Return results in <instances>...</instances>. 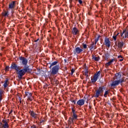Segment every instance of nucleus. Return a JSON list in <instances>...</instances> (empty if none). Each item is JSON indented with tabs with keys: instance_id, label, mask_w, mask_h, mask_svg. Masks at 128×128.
<instances>
[{
	"instance_id": "obj_2",
	"label": "nucleus",
	"mask_w": 128,
	"mask_h": 128,
	"mask_svg": "<svg viewBox=\"0 0 128 128\" xmlns=\"http://www.w3.org/2000/svg\"><path fill=\"white\" fill-rule=\"evenodd\" d=\"M8 122H10V120H3L0 124V128H9Z\"/></svg>"
},
{
	"instance_id": "obj_24",
	"label": "nucleus",
	"mask_w": 128,
	"mask_h": 128,
	"mask_svg": "<svg viewBox=\"0 0 128 128\" xmlns=\"http://www.w3.org/2000/svg\"><path fill=\"white\" fill-rule=\"evenodd\" d=\"M50 66L49 67V68H52V66H56L58 64V62L55 61L54 62H52V63H50Z\"/></svg>"
},
{
	"instance_id": "obj_30",
	"label": "nucleus",
	"mask_w": 128,
	"mask_h": 128,
	"mask_svg": "<svg viewBox=\"0 0 128 128\" xmlns=\"http://www.w3.org/2000/svg\"><path fill=\"white\" fill-rule=\"evenodd\" d=\"M108 91H106L104 94V98H106L108 96Z\"/></svg>"
},
{
	"instance_id": "obj_26",
	"label": "nucleus",
	"mask_w": 128,
	"mask_h": 128,
	"mask_svg": "<svg viewBox=\"0 0 128 128\" xmlns=\"http://www.w3.org/2000/svg\"><path fill=\"white\" fill-rule=\"evenodd\" d=\"M2 96H4V90L0 89V100H2Z\"/></svg>"
},
{
	"instance_id": "obj_36",
	"label": "nucleus",
	"mask_w": 128,
	"mask_h": 128,
	"mask_svg": "<svg viewBox=\"0 0 128 128\" xmlns=\"http://www.w3.org/2000/svg\"><path fill=\"white\" fill-rule=\"evenodd\" d=\"M30 128H36V126L34 124Z\"/></svg>"
},
{
	"instance_id": "obj_42",
	"label": "nucleus",
	"mask_w": 128,
	"mask_h": 128,
	"mask_svg": "<svg viewBox=\"0 0 128 128\" xmlns=\"http://www.w3.org/2000/svg\"><path fill=\"white\" fill-rule=\"evenodd\" d=\"M38 40H39V39H37L36 40L34 41V42H38Z\"/></svg>"
},
{
	"instance_id": "obj_4",
	"label": "nucleus",
	"mask_w": 128,
	"mask_h": 128,
	"mask_svg": "<svg viewBox=\"0 0 128 128\" xmlns=\"http://www.w3.org/2000/svg\"><path fill=\"white\" fill-rule=\"evenodd\" d=\"M126 78L123 77L122 78V80H116L112 82V84H111V86H118L120 84H122V82H126Z\"/></svg>"
},
{
	"instance_id": "obj_11",
	"label": "nucleus",
	"mask_w": 128,
	"mask_h": 128,
	"mask_svg": "<svg viewBox=\"0 0 128 128\" xmlns=\"http://www.w3.org/2000/svg\"><path fill=\"white\" fill-rule=\"evenodd\" d=\"M120 36L122 38H128V31L126 32V30H124L123 32L120 33Z\"/></svg>"
},
{
	"instance_id": "obj_19",
	"label": "nucleus",
	"mask_w": 128,
	"mask_h": 128,
	"mask_svg": "<svg viewBox=\"0 0 128 128\" xmlns=\"http://www.w3.org/2000/svg\"><path fill=\"white\" fill-rule=\"evenodd\" d=\"M114 62V59H112L111 60H110V61H109L107 63H106L105 64V66L106 68H108V66H110V64H112Z\"/></svg>"
},
{
	"instance_id": "obj_7",
	"label": "nucleus",
	"mask_w": 128,
	"mask_h": 128,
	"mask_svg": "<svg viewBox=\"0 0 128 128\" xmlns=\"http://www.w3.org/2000/svg\"><path fill=\"white\" fill-rule=\"evenodd\" d=\"M78 120V115L76 114H73L72 116V118H70L68 124H74V122Z\"/></svg>"
},
{
	"instance_id": "obj_21",
	"label": "nucleus",
	"mask_w": 128,
	"mask_h": 128,
	"mask_svg": "<svg viewBox=\"0 0 128 128\" xmlns=\"http://www.w3.org/2000/svg\"><path fill=\"white\" fill-rule=\"evenodd\" d=\"M9 84H10V82H8V79H6V80L4 82V84H3V86H4V88H6Z\"/></svg>"
},
{
	"instance_id": "obj_27",
	"label": "nucleus",
	"mask_w": 128,
	"mask_h": 128,
	"mask_svg": "<svg viewBox=\"0 0 128 128\" xmlns=\"http://www.w3.org/2000/svg\"><path fill=\"white\" fill-rule=\"evenodd\" d=\"M2 16H8V12H6V11H5V12H4V13H2Z\"/></svg>"
},
{
	"instance_id": "obj_39",
	"label": "nucleus",
	"mask_w": 128,
	"mask_h": 128,
	"mask_svg": "<svg viewBox=\"0 0 128 128\" xmlns=\"http://www.w3.org/2000/svg\"><path fill=\"white\" fill-rule=\"evenodd\" d=\"M118 58H122V56H118Z\"/></svg>"
},
{
	"instance_id": "obj_10",
	"label": "nucleus",
	"mask_w": 128,
	"mask_h": 128,
	"mask_svg": "<svg viewBox=\"0 0 128 128\" xmlns=\"http://www.w3.org/2000/svg\"><path fill=\"white\" fill-rule=\"evenodd\" d=\"M110 38H105L104 42V46H106V48H110Z\"/></svg>"
},
{
	"instance_id": "obj_43",
	"label": "nucleus",
	"mask_w": 128,
	"mask_h": 128,
	"mask_svg": "<svg viewBox=\"0 0 128 128\" xmlns=\"http://www.w3.org/2000/svg\"><path fill=\"white\" fill-rule=\"evenodd\" d=\"M12 110H10V112L9 113V114H12Z\"/></svg>"
},
{
	"instance_id": "obj_34",
	"label": "nucleus",
	"mask_w": 128,
	"mask_h": 128,
	"mask_svg": "<svg viewBox=\"0 0 128 128\" xmlns=\"http://www.w3.org/2000/svg\"><path fill=\"white\" fill-rule=\"evenodd\" d=\"M74 68H72L71 70V74H74Z\"/></svg>"
},
{
	"instance_id": "obj_12",
	"label": "nucleus",
	"mask_w": 128,
	"mask_h": 128,
	"mask_svg": "<svg viewBox=\"0 0 128 128\" xmlns=\"http://www.w3.org/2000/svg\"><path fill=\"white\" fill-rule=\"evenodd\" d=\"M122 74H120V72H118L115 74V76L114 78V80H122Z\"/></svg>"
},
{
	"instance_id": "obj_17",
	"label": "nucleus",
	"mask_w": 128,
	"mask_h": 128,
	"mask_svg": "<svg viewBox=\"0 0 128 128\" xmlns=\"http://www.w3.org/2000/svg\"><path fill=\"white\" fill-rule=\"evenodd\" d=\"M16 1H13L10 2V4H9V8H10V10H14L16 6Z\"/></svg>"
},
{
	"instance_id": "obj_1",
	"label": "nucleus",
	"mask_w": 128,
	"mask_h": 128,
	"mask_svg": "<svg viewBox=\"0 0 128 128\" xmlns=\"http://www.w3.org/2000/svg\"><path fill=\"white\" fill-rule=\"evenodd\" d=\"M30 68L28 66H24V68L20 70H19L18 72V78L20 80H22V76H24L26 72L29 70Z\"/></svg>"
},
{
	"instance_id": "obj_47",
	"label": "nucleus",
	"mask_w": 128,
	"mask_h": 128,
	"mask_svg": "<svg viewBox=\"0 0 128 128\" xmlns=\"http://www.w3.org/2000/svg\"><path fill=\"white\" fill-rule=\"evenodd\" d=\"M42 122H40V124H42Z\"/></svg>"
},
{
	"instance_id": "obj_5",
	"label": "nucleus",
	"mask_w": 128,
	"mask_h": 128,
	"mask_svg": "<svg viewBox=\"0 0 128 128\" xmlns=\"http://www.w3.org/2000/svg\"><path fill=\"white\" fill-rule=\"evenodd\" d=\"M20 62L22 64V66H28V59L24 57L20 56L19 58Z\"/></svg>"
},
{
	"instance_id": "obj_3",
	"label": "nucleus",
	"mask_w": 128,
	"mask_h": 128,
	"mask_svg": "<svg viewBox=\"0 0 128 128\" xmlns=\"http://www.w3.org/2000/svg\"><path fill=\"white\" fill-rule=\"evenodd\" d=\"M95 98H98V96H102L104 94V89L102 87H100L98 89L96 90Z\"/></svg>"
},
{
	"instance_id": "obj_13",
	"label": "nucleus",
	"mask_w": 128,
	"mask_h": 128,
	"mask_svg": "<svg viewBox=\"0 0 128 128\" xmlns=\"http://www.w3.org/2000/svg\"><path fill=\"white\" fill-rule=\"evenodd\" d=\"M83 74L86 76V80H88V68L85 67L83 71Z\"/></svg>"
},
{
	"instance_id": "obj_41",
	"label": "nucleus",
	"mask_w": 128,
	"mask_h": 128,
	"mask_svg": "<svg viewBox=\"0 0 128 128\" xmlns=\"http://www.w3.org/2000/svg\"><path fill=\"white\" fill-rule=\"evenodd\" d=\"M120 62H122L124 60V58H121V59L119 60Z\"/></svg>"
},
{
	"instance_id": "obj_16",
	"label": "nucleus",
	"mask_w": 128,
	"mask_h": 128,
	"mask_svg": "<svg viewBox=\"0 0 128 128\" xmlns=\"http://www.w3.org/2000/svg\"><path fill=\"white\" fill-rule=\"evenodd\" d=\"M11 68L12 70H20V66H16V64H12L11 66Z\"/></svg>"
},
{
	"instance_id": "obj_25",
	"label": "nucleus",
	"mask_w": 128,
	"mask_h": 128,
	"mask_svg": "<svg viewBox=\"0 0 128 128\" xmlns=\"http://www.w3.org/2000/svg\"><path fill=\"white\" fill-rule=\"evenodd\" d=\"M92 59L94 60H96V62H98V60H100V57H96V56H94V55H92Z\"/></svg>"
},
{
	"instance_id": "obj_45",
	"label": "nucleus",
	"mask_w": 128,
	"mask_h": 128,
	"mask_svg": "<svg viewBox=\"0 0 128 128\" xmlns=\"http://www.w3.org/2000/svg\"><path fill=\"white\" fill-rule=\"evenodd\" d=\"M56 84H58V81H56Z\"/></svg>"
},
{
	"instance_id": "obj_18",
	"label": "nucleus",
	"mask_w": 128,
	"mask_h": 128,
	"mask_svg": "<svg viewBox=\"0 0 128 128\" xmlns=\"http://www.w3.org/2000/svg\"><path fill=\"white\" fill-rule=\"evenodd\" d=\"M76 104L78 106H84V99L79 100L77 102Z\"/></svg>"
},
{
	"instance_id": "obj_15",
	"label": "nucleus",
	"mask_w": 128,
	"mask_h": 128,
	"mask_svg": "<svg viewBox=\"0 0 128 128\" xmlns=\"http://www.w3.org/2000/svg\"><path fill=\"white\" fill-rule=\"evenodd\" d=\"M30 116H32V118H35L36 120L38 118V115L36 114L34 111H30Z\"/></svg>"
},
{
	"instance_id": "obj_38",
	"label": "nucleus",
	"mask_w": 128,
	"mask_h": 128,
	"mask_svg": "<svg viewBox=\"0 0 128 128\" xmlns=\"http://www.w3.org/2000/svg\"><path fill=\"white\" fill-rule=\"evenodd\" d=\"M78 2L80 4H82V0H78Z\"/></svg>"
},
{
	"instance_id": "obj_44",
	"label": "nucleus",
	"mask_w": 128,
	"mask_h": 128,
	"mask_svg": "<svg viewBox=\"0 0 128 128\" xmlns=\"http://www.w3.org/2000/svg\"><path fill=\"white\" fill-rule=\"evenodd\" d=\"M80 78H82V80H84V76H80Z\"/></svg>"
},
{
	"instance_id": "obj_23",
	"label": "nucleus",
	"mask_w": 128,
	"mask_h": 128,
	"mask_svg": "<svg viewBox=\"0 0 128 128\" xmlns=\"http://www.w3.org/2000/svg\"><path fill=\"white\" fill-rule=\"evenodd\" d=\"M124 46V42H118V48L120 50H122Z\"/></svg>"
},
{
	"instance_id": "obj_29",
	"label": "nucleus",
	"mask_w": 128,
	"mask_h": 128,
	"mask_svg": "<svg viewBox=\"0 0 128 128\" xmlns=\"http://www.w3.org/2000/svg\"><path fill=\"white\" fill-rule=\"evenodd\" d=\"M82 46L83 48H84V50L88 48V46L86 45V44H84L83 43V44H82Z\"/></svg>"
},
{
	"instance_id": "obj_6",
	"label": "nucleus",
	"mask_w": 128,
	"mask_h": 128,
	"mask_svg": "<svg viewBox=\"0 0 128 128\" xmlns=\"http://www.w3.org/2000/svg\"><path fill=\"white\" fill-rule=\"evenodd\" d=\"M100 76V72H98L94 74L92 78H91L92 84H94V82L98 80V78Z\"/></svg>"
},
{
	"instance_id": "obj_9",
	"label": "nucleus",
	"mask_w": 128,
	"mask_h": 128,
	"mask_svg": "<svg viewBox=\"0 0 128 128\" xmlns=\"http://www.w3.org/2000/svg\"><path fill=\"white\" fill-rule=\"evenodd\" d=\"M26 96L28 97L27 100H30L32 102V100H34V98L32 97V94L26 91L25 92Z\"/></svg>"
},
{
	"instance_id": "obj_32",
	"label": "nucleus",
	"mask_w": 128,
	"mask_h": 128,
	"mask_svg": "<svg viewBox=\"0 0 128 128\" xmlns=\"http://www.w3.org/2000/svg\"><path fill=\"white\" fill-rule=\"evenodd\" d=\"M72 112L73 114H76V110L74 109V108H72Z\"/></svg>"
},
{
	"instance_id": "obj_14",
	"label": "nucleus",
	"mask_w": 128,
	"mask_h": 128,
	"mask_svg": "<svg viewBox=\"0 0 128 128\" xmlns=\"http://www.w3.org/2000/svg\"><path fill=\"white\" fill-rule=\"evenodd\" d=\"M83 52L82 48L80 47H77L75 48L74 52V54H80V52Z\"/></svg>"
},
{
	"instance_id": "obj_37",
	"label": "nucleus",
	"mask_w": 128,
	"mask_h": 128,
	"mask_svg": "<svg viewBox=\"0 0 128 128\" xmlns=\"http://www.w3.org/2000/svg\"><path fill=\"white\" fill-rule=\"evenodd\" d=\"M71 102H72V104H76V100H71Z\"/></svg>"
},
{
	"instance_id": "obj_40",
	"label": "nucleus",
	"mask_w": 128,
	"mask_h": 128,
	"mask_svg": "<svg viewBox=\"0 0 128 128\" xmlns=\"http://www.w3.org/2000/svg\"><path fill=\"white\" fill-rule=\"evenodd\" d=\"M105 56H106V58H108V54H106Z\"/></svg>"
},
{
	"instance_id": "obj_31",
	"label": "nucleus",
	"mask_w": 128,
	"mask_h": 128,
	"mask_svg": "<svg viewBox=\"0 0 128 128\" xmlns=\"http://www.w3.org/2000/svg\"><path fill=\"white\" fill-rule=\"evenodd\" d=\"M10 70V67L8 66H6L5 68L6 72H8Z\"/></svg>"
},
{
	"instance_id": "obj_33",
	"label": "nucleus",
	"mask_w": 128,
	"mask_h": 128,
	"mask_svg": "<svg viewBox=\"0 0 128 128\" xmlns=\"http://www.w3.org/2000/svg\"><path fill=\"white\" fill-rule=\"evenodd\" d=\"M112 38L116 41V36L114 35V36H112Z\"/></svg>"
},
{
	"instance_id": "obj_28",
	"label": "nucleus",
	"mask_w": 128,
	"mask_h": 128,
	"mask_svg": "<svg viewBox=\"0 0 128 128\" xmlns=\"http://www.w3.org/2000/svg\"><path fill=\"white\" fill-rule=\"evenodd\" d=\"M100 36H98V38L95 40V46L96 44V42H98V40H100Z\"/></svg>"
},
{
	"instance_id": "obj_8",
	"label": "nucleus",
	"mask_w": 128,
	"mask_h": 128,
	"mask_svg": "<svg viewBox=\"0 0 128 128\" xmlns=\"http://www.w3.org/2000/svg\"><path fill=\"white\" fill-rule=\"evenodd\" d=\"M59 70H60V66L56 65L52 67L51 74H56L58 72Z\"/></svg>"
},
{
	"instance_id": "obj_35",
	"label": "nucleus",
	"mask_w": 128,
	"mask_h": 128,
	"mask_svg": "<svg viewBox=\"0 0 128 128\" xmlns=\"http://www.w3.org/2000/svg\"><path fill=\"white\" fill-rule=\"evenodd\" d=\"M118 34H120L119 32L116 33V32H114V35L116 36H118Z\"/></svg>"
},
{
	"instance_id": "obj_46",
	"label": "nucleus",
	"mask_w": 128,
	"mask_h": 128,
	"mask_svg": "<svg viewBox=\"0 0 128 128\" xmlns=\"http://www.w3.org/2000/svg\"><path fill=\"white\" fill-rule=\"evenodd\" d=\"M120 52H122V50H121L120 51Z\"/></svg>"
},
{
	"instance_id": "obj_22",
	"label": "nucleus",
	"mask_w": 128,
	"mask_h": 128,
	"mask_svg": "<svg viewBox=\"0 0 128 128\" xmlns=\"http://www.w3.org/2000/svg\"><path fill=\"white\" fill-rule=\"evenodd\" d=\"M88 48H90V50H96V48L94 42L88 46Z\"/></svg>"
},
{
	"instance_id": "obj_20",
	"label": "nucleus",
	"mask_w": 128,
	"mask_h": 128,
	"mask_svg": "<svg viewBox=\"0 0 128 128\" xmlns=\"http://www.w3.org/2000/svg\"><path fill=\"white\" fill-rule=\"evenodd\" d=\"M72 34H73L74 36L78 34V30L76 28H74L72 29Z\"/></svg>"
}]
</instances>
